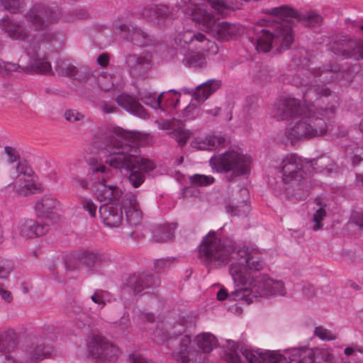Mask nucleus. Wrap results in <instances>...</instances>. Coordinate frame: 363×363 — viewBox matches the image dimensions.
<instances>
[{"mask_svg":"<svg viewBox=\"0 0 363 363\" xmlns=\"http://www.w3.org/2000/svg\"><path fill=\"white\" fill-rule=\"evenodd\" d=\"M13 267L7 260L0 258V279H6L12 272Z\"/></svg>","mask_w":363,"mask_h":363,"instance_id":"nucleus-61","label":"nucleus"},{"mask_svg":"<svg viewBox=\"0 0 363 363\" xmlns=\"http://www.w3.org/2000/svg\"><path fill=\"white\" fill-rule=\"evenodd\" d=\"M116 101L121 108L133 115L145 118L148 113L137 99L126 94H122L116 98Z\"/></svg>","mask_w":363,"mask_h":363,"instance_id":"nucleus-32","label":"nucleus"},{"mask_svg":"<svg viewBox=\"0 0 363 363\" xmlns=\"http://www.w3.org/2000/svg\"><path fill=\"white\" fill-rule=\"evenodd\" d=\"M55 71L62 77L74 78L79 82H84L89 77V70L86 67H76L67 60H59Z\"/></svg>","mask_w":363,"mask_h":363,"instance_id":"nucleus-24","label":"nucleus"},{"mask_svg":"<svg viewBox=\"0 0 363 363\" xmlns=\"http://www.w3.org/2000/svg\"><path fill=\"white\" fill-rule=\"evenodd\" d=\"M138 318L142 322H147L150 323H154L156 319L154 313L145 310L140 311L138 314Z\"/></svg>","mask_w":363,"mask_h":363,"instance_id":"nucleus-63","label":"nucleus"},{"mask_svg":"<svg viewBox=\"0 0 363 363\" xmlns=\"http://www.w3.org/2000/svg\"><path fill=\"white\" fill-rule=\"evenodd\" d=\"M196 343L204 354L209 353L217 345V340L215 336L208 333L198 335L195 338Z\"/></svg>","mask_w":363,"mask_h":363,"instance_id":"nucleus-41","label":"nucleus"},{"mask_svg":"<svg viewBox=\"0 0 363 363\" xmlns=\"http://www.w3.org/2000/svg\"><path fill=\"white\" fill-rule=\"evenodd\" d=\"M52 352L49 344L33 337L26 349V354L31 361H39L48 357Z\"/></svg>","mask_w":363,"mask_h":363,"instance_id":"nucleus-33","label":"nucleus"},{"mask_svg":"<svg viewBox=\"0 0 363 363\" xmlns=\"http://www.w3.org/2000/svg\"><path fill=\"white\" fill-rule=\"evenodd\" d=\"M50 228L49 222H43L27 219L20 223L19 230L21 236L33 238L45 235Z\"/></svg>","mask_w":363,"mask_h":363,"instance_id":"nucleus-27","label":"nucleus"},{"mask_svg":"<svg viewBox=\"0 0 363 363\" xmlns=\"http://www.w3.org/2000/svg\"><path fill=\"white\" fill-rule=\"evenodd\" d=\"M169 134L180 146L186 145L191 135L190 131L185 129L183 125L174 128Z\"/></svg>","mask_w":363,"mask_h":363,"instance_id":"nucleus-46","label":"nucleus"},{"mask_svg":"<svg viewBox=\"0 0 363 363\" xmlns=\"http://www.w3.org/2000/svg\"><path fill=\"white\" fill-rule=\"evenodd\" d=\"M198 43L201 45H195V47L202 52H211L212 53H216L218 51V48L216 44L208 39H207L203 34V38L199 39Z\"/></svg>","mask_w":363,"mask_h":363,"instance_id":"nucleus-51","label":"nucleus"},{"mask_svg":"<svg viewBox=\"0 0 363 363\" xmlns=\"http://www.w3.org/2000/svg\"><path fill=\"white\" fill-rule=\"evenodd\" d=\"M330 48L335 55L345 59L354 60L362 59V55L360 53V43L355 40L342 36L332 42Z\"/></svg>","mask_w":363,"mask_h":363,"instance_id":"nucleus-16","label":"nucleus"},{"mask_svg":"<svg viewBox=\"0 0 363 363\" xmlns=\"http://www.w3.org/2000/svg\"><path fill=\"white\" fill-rule=\"evenodd\" d=\"M235 253L236 259H240L242 264H245L248 269L253 274L254 272L261 270L264 265L260 253L252 248L247 247H237Z\"/></svg>","mask_w":363,"mask_h":363,"instance_id":"nucleus-22","label":"nucleus"},{"mask_svg":"<svg viewBox=\"0 0 363 363\" xmlns=\"http://www.w3.org/2000/svg\"><path fill=\"white\" fill-rule=\"evenodd\" d=\"M177 225L174 223L157 226L152 231V240L156 242H164L171 240L174 235Z\"/></svg>","mask_w":363,"mask_h":363,"instance_id":"nucleus-40","label":"nucleus"},{"mask_svg":"<svg viewBox=\"0 0 363 363\" xmlns=\"http://www.w3.org/2000/svg\"><path fill=\"white\" fill-rule=\"evenodd\" d=\"M215 179L211 176L194 174L191 177V182L197 186H208L214 182Z\"/></svg>","mask_w":363,"mask_h":363,"instance_id":"nucleus-54","label":"nucleus"},{"mask_svg":"<svg viewBox=\"0 0 363 363\" xmlns=\"http://www.w3.org/2000/svg\"><path fill=\"white\" fill-rule=\"evenodd\" d=\"M330 92V89L325 85H313L303 93V99L305 102L315 103L317 106H319V101L322 96H325L323 99V103L328 102L327 97Z\"/></svg>","mask_w":363,"mask_h":363,"instance_id":"nucleus-36","label":"nucleus"},{"mask_svg":"<svg viewBox=\"0 0 363 363\" xmlns=\"http://www.w3.org/2000/svg\"><path fill=\"white\" fill-rule=\"evenodd\" d=\"M99 109L106 114L116 113L118 111V107L111 101H101L99 104Z\"/></svg>","mask_w":363,"mask_h":363,"instance_id":"nucleus-59","label":"nucleus"},{"mask_svg":"<svg viewBox=\"0 0 363 363\" xmlns=\"http://www.w3.org/2000/svg\"><path fill=\"white\" fill-rule=\"evenodd\" d=\"M119 30L123 33V38L138 46L147 45L150 35L140 28L130 24H121Z\"/></svg>","mask_w":363,"mask_h":363,"instance_id":"nucleus-30","label":"nucleus"},{"mask_svg":"<svg viewBox=\"0 0 363 363\" xmlns=\"http://www.w3.org/2000/svg\"><path fill=\"white\" fill-rule=\"evenodd\" d=\"M64 116L67 121L71 123L81 121L84 118V115L74 109L66 110Z\"/></svg>","mask_w":363,"mask_h":363,"instance_id":"nucleus-58","label":"nucleus"},{"mask_svg":"<svg viewBox=\"0 0 363 363\" xmlns=\"http://www.w3.org/2000/svg\"><path fill=\"white\" fill-rule=\"evenodd\" d=\"M59 332L57 328L52 325H48L42 328L38 335L34 337L38 338L41 342L54 341L57 338Z\"/></svg>","mask_w":363,"mask_h":363,"instance_id":"nucleus-47","label":"nucleus"},{"mask_svg":"<svg viewBox=\"0 0 363 363\" xmlns=\"http://www.w3.org/2000/svg\"><path fill=\"white\" fill-rule=\"evenodd\" d=\"M122 207L127 223L130 226L136 227L142 223V212L135 194H126L122 199Z\"/></svg>","mask_w":363,"mask_h":363,"instance_id":"nucleus-20","label":"nucleus"},{"mask_svg":"<svg viewBox=\"0 0 363 363\" xmlns=\"http://www.w3.org/2000/svg\"><path fill=\"white\" fill-rule=\"evenodd\" d=\"M157 277L146 272L130 275L124 281V286L138 294L144 290L155 289L160 286Z\"/></svg>","mask_w":363,"mask_h":363,"instance_id":"nucleus-17","label":"nucleus"},{"mask_svg":"<svg viewBox=\"0 0 363 363\" xmlns=\"http://www.w3.org/2000/svg\"><path fill=\"white\" fill-rule=\"evenodd\" d=\"M239 196L233 197L231 203L226 206V210L231 216H246L249 211L250 206L247 203L249 200V191L245 187H240L238 189Z\"/></svg>","mask_w":363,"mask_h":363,"instance_id":"nucleus-28","label":"nucleus"},{"mask_svg":"<svg viewBox=\"0 0 363 363\" xmlns=\"http://www.w3.org/2000/svg\"><path fill=\"white\" fill-rule=\"evenodd\" d=\"M225 139L221 136L210 135L203 138H196L191 142L194 148L201 150H211L224 146Z\"/></svg>","mask_w":363,"mask_h":363,"instance_id":"nucleus-37","label":"nucleus"},{"mask_svg":"<svg viewBox=\"0 0 363 363\" xmlns=\"http://www.w3.org/2000/svg\"><path fill=\"white\" fill-rule=\"evenodd\" d=\"M203 38V33L187 29L177 33L174 38V43L177 46L185 48L190 44H194V45H198L199 40Z\"/></svg>","mask_w":363,"mask_h":363,"instance_id":"nucleus-38","label":"nucleus"},{"mask_svg":"<svg viewBox=\"0 0 363 363\" xmlns=\"http://www.w3.org/2000/svg\"><path fill=\"white\" fill-rule=\"evenodd\" d=\"M271 113L279 121L299 116L300 118L291 121L284 131L285 143L294 145L303 139L320 137L328 130L325 121L318 117L312 110L301 105L298 100L294 98L284 99L276 103Z\"/></svg>","mask_w":363,"mask_h":363,"instance_id":"nucleus-2","label":"nucleus"},{"mask_svg":"<svg viewBox=\"0 0 363 363\" xmlns=\"http://www.w3.org/2000/svg\"><path fill=\"white\" fill-rule=\"evenodd\" d=\"M240 351L250 363H288L286 357L274 352H259L248 349H240L238 343L228 342L225 359L228 363H243L238 354Z\"/></svg>","mask_w":363,"mask_h":363,"instance_id":"nucleus-9","label":"nucleus"},{"mask_svg":"<svg viewBox=\"0 0 363 363\" xmlns=\"http://www.w3.org/2000/svg\"><path fill=\"white\" fill-rule=\"evenodd\" d=\"M220 86V82L215 79H210L202 83L196 88L193 94V100L199 104H203Z\"/></svg>","mask_w":363,"mask_h":363,"instance_id":"nucleus-35","label":"nucleus"},{"mask_svg":"<svg viewBox=\"0 0 363 363\" xmlns=\"http://www.w3.org/2000/svg\"><path fill=\"white\" fill-rule=\"evenodd\" d=\"M294 56L293 62L295 65L303 67L308 65L310 59L306 50L301 48L296 50Z\"/></svg>","mask_w":363,"mask_h":363,"instance_id":"nucleus-50","label":"nucleus"},{"mask_svg":"<svg viewBox=\"0 0 363 363\" xmlns=\"http://www.w3.org/2000/svg\"><path fill=\"white\" fill-rule=\"evenodd\" d=\"M190 345L191 338L189 335H183L179 339L177 359L180 363H206V355Z\"/></svg>","mask_w":363,"mask_h":363,"instance_id":"nucleus-18","label":"nucleus"},{"mask_svg":"<svg viewBox=\"0 0 363 363\" xmlns=\"http://www.w3.org/2000/svg\"><path fill=\"white\" fill-rule=\"evenodd\" d=\"M0 26L13 40L29 43L31 39V35L23 23L16 21L6 16L0 20Z\"/></svg>","mask_w":363,"mask_h":363,"instance_id":"nucleus-23","label":"nucleus"},{"mask_svg":"<svg viewBox=\"0 0 363 363\" xmlns=\"http://www.w3.org/2000/svg\"><path fill=\"white\" fill-rule=\"evenodd\" d=\"M313 169L320 172L330 173L334 170L335 164L328 157H321L312 161Z\"/></svg>","mask_w":363,"mask_h":363,"instance_id":"nucleus-44","label":"nucleus"},{"mask_svg":"<svg viewBox=\"0 0 363 363\" xmlns=\"http://www.w3.org/2000/svg\"><path fill=\"white\" fill-rule=\"evenodd\" d=\"M59 202L54 198L45 196L35 204V209L38 216L45 218L50 225L57 223L60 220L57 213Z\"/></svg>","mask_w":363,"mask_h":363,"instance_id":"nucleus-21","label":"nucleus"},{"mask_svg":"<svg viewBox=\"0 0 363 363\" xmlns=\"http://www.w3.org/2000/svg\"><path fill=\"white\" fill-rule=\"evenodd\" d=\"M91 179L94 180L92 190L100 201L118 200L123 194L122 190L111 182L113 172L101 163H90Z\"/></svg>","mask_w":363,"mask_h":363,"instance_id":"nucleus-6","label":"nucleus"},{"mask_svg":"<svg viewBox=\"0 0 363 363\" xmlns=\"http://www.w3.org/2000/svg\"><path fill=\"white\" fill-rule=\"evenodd\" d=\"M279 21L262 20L261 26L252 29L253 35L249 37L258 52L264 53L274 49L281 52L288 50L294 38L289 17L276 16Z\"/></svg>","mask_w":363,"mask_h":363,"instance_id":"nucleus-3","label":"nucleus"},{"mask_svg":"<svg viewBox=\"0 0 363 363\" xmlns=\"http://www.w3.org/2000/svg\"><path fill=\"white\" fill-rule=\"evenodd\" d=\"M30 48L33 50V55L28 52L19 58L18 64L5 62L0 60V70L4 69L7 72H18L29 74H52L51 64L46 59L40 58L37 53L38 43H32Z\"/></svg>","mask_w":363,"mask_h":363,"instance_id":"nucleus-7","label":"nucleus"},{"mask_svg":"<svg viewBox=\"0 0 363 363\" xmlns=\"http://www.w3.org/2000/svg\"><path fill=\"white\" fill-rule=\"evenodd\" d=\"M210 166L217 172H233L235 176L246 174L250 168L251 157L238 150H228L212 157Z\"/></svg>","mask_w":363,"mask_h":363,"instance_id":"nucleus-8","label":"nucleus"},{"mask_svg":"<svg viewBox=\"0 0 363 363\" xmlns=\"http://www.w3.org/2000/svg\"><path fill=\"white\" fill-rule=\"evenodd\" d=\"M183 64L191 68L199 69L203 67L206 64V60L203 54L197 52H187L182 60Z\"/></svg>","mask_w":363,"mask_h":363,"instance_id":"nucleus-42","label":"nucleus"},{"mask_svg":"<svg viewBox=\"0 0 363 363\" xmlns=\"http://www.w3.org/2000/svg\"><path fill=\"white\" fill-rule=\"evenodd\" d=\"M242 290H246L245 294L247 296L245 298V302L248 305L252 303L258 297L270 295L284 296L286 294L282 281L272 279L266 274L253 277L251 281H250L249 286L242 287Z\"/></svg>","mask_w":363,"mask_h":363,"instance_id":"nucleus-10","label":"nucleus"},{"mask_svg":"<svg viewBox=\"0 0 363 363\" xmlns=\"http://www.w3.org/2000/svg\"><path fill=\"white\" fill-rule=\"evenodd\" d=\"M235 242L232 240H221L214 231L203 237L199 247V255L201 262L208 267L225 266L231 258L235 257Z\"/></svg>","mask_w":363,"mask_h":363,"instance_id":"nucleus-5","label":"nucleus"},{"mask_svg":"<svg viewBox=\"0 0 363 363\" xmlns=\"http://www.w3.org/2000/svg\"><path fill=\"white\" fill-rule=\"evenodd\" d=\"M189 327V323L184 320L175 321L173 324L168 323L165 328V332L157 328L154 332L155 337H159L160 340L169 341L176 339L177 336L182 335Z\"/></svg>","mask_w":363,"mask_h":363,"instance_id":"nucleus-31","label":"nucleus"},{"mask_svg":"<svg viewBox=\"0 0 363 363\" xmlns=\"http://www.w3.org/2000/svg\"><path fill=\"white\" fill-rule=\"evenodd\" d=\"M17 177L14 182L8 185V188L19 196H28L37 191V186L33 183V172L26 163H18L16 166Z\"/></svg>","mask_w":363,"mask_h":363,"instance_id":"nucleus-13","label":"nucleus"},{"mask_svg":"<svg viewBox=\"0 0 363 363\" xmlns=\"http://www.w3.org/2000/svg\"><path fill=\"white\" fill-rule=\"evenodd\" d=\"M233 261L229 267V273L236 286H247L252 279L254 275L240 259L231 258Z\"/></svg>","mask_w":363,"mask_h":363,"instance_id":"nucleus-26","label":"nucleus"},{"mask_svg":"<svg viewBox=\"0 0 363 363\" xmlns=\"http://www.w3.org/2000/svg\"><path fill=\"white\" fill-rule=\"evenodd\" d=\"M246 290H242V287L237 289L229 294L225 289H220L217 293V298L219 301L229 299L230 301H245V298L247 296L245 294Z\"/></svg>","mask_w":363,"mask_h":363,"instance_id":"nucleus-43","label":"nucleus"},{"mask_svg":"<svg viewBox=\"0 0 363 363\" xmlns=\"http://www.w3.org/2000/svg\"><path fill=\"white\" fill-rule=\"evenodd\" d=\"M302 168L301 160L293 154L286 155L277 167L284 184L300 183L305 180Z\"/></svg>","mask_w":363,"mask_h":363,"instance_id":"nucleus-12","label":"nucleus"},{"mask_svg":"<svg viewBox=\"0 0 363 363\" xmlns=\"http://www.w3.org/2000/svg\"><path fill=\"white\" fill-rule=\"evenodd\" d=\"M0 4L11 13H17L24 8L26 0H0Z\"/></svg>","mask_w":363,"mask_h":363,"instance_id":"nucleus-48","label":"nucleus"},{"mask_svg":"<svg viewBox=\"0 0 363 363\" xmlns=\"http://www.w3.org/2000/svg\"><path fill=\"white\" fill-rule=\"evenodd\" d=\"M314 334L323 340H333L336 338L335 335L329 330L321 326L315 328Z\"/></svg>","mask_w":363,"mask_h":363,"instance_id":"nucleus-56","label":"nucleus"},{"mask_svg":"<svg viewBox=\"0 0 363 363\" xmlns=\"http://www.w3.org/2000/svg\"><path fill=\"white\" fill-rule=\"evenodd\" d=\"M164 94V92L163 91L158 96H156L155 94L144 92L140 95V99L146 106L157 109L161 107V100Z\"/></svg>","mask_w":363,"mask_h":363,"instance_id":"nucleus-45","label":"nucleus"},{"mask_svg":"<svg viewBox=\"0 0 363 363\" xmlns=\"http://www.w3.org/2000/svg\"><path fill=\"white\" fill-rule=\"evenodd\" d=\"M199 113V109L194 103H190L182 112V117L184 121L193 120Z\"/></svg>","mask_w":363,"mask_h":363,"instance_id":"nucleus-53","label":"nucleus"},{"mask_svg":"<svg viewBox=\"0 0 363 363\" xmlns=\"http://www.w3.org/2000/svg\"><path fill=\"white\" fill-rule=\"evenodd\" d=\"M140 14L147 21L160 25L172 17V10L165 4H150L143 8Z\"/></svg>","mask_w":363,"mask_h":363,"instance_id":"nucleus-19","label":"nucleus"},{"mask_svg":"<svg viewBox=\"0 0 363 363\" xmlns=\"http://www.w3.org/2000/svg\"><path fill=\"white\" fill-rule=\"evenodd\" d=\"M105 294L106 292L104 291L96 290L91 296V299L94 303L98 304L101 308H103L106 305Z\"/></svg>","mask_w":363,"mask_h":363,"instance_id":"nucleus-62","label":"nucleus"},{"mask_svg":"<svg viewBox=\"0 0 363 363\" xmlns=\"http://www.w3.org/2000/svg\"><path fill=\"white\" fill-rule=\"evenodd\" d=\"M88 349L93 358L103 362L115 361L119 353L116 345L101 336L92 337L88 342Z\"/></svg>","mask_w":363,"mask_h":363,"instance_id":"nucleus-14","label":"nucleus"},{"mask_svg":"<svg viewBox=\"0 0 363 363\" xmlns=\"http://www.w3.org/2000/svg\"><path fill=\"white\" fill-rule=\"evenodd\" d=\"M350 220L359 228L363 229V211L354 212L351 216Z\"/></svg>","mask_w":363,"mask_h":363,"instance_id":"nucleus-64","label":"nucleus"},{"mask_svg":"<svg viewBox=\"0 0 363 363\" xmlns=\"http://www.w3.org/2000/svg\"><path fill=\"white\" fill-rule=\"evenodd\" d=\"M199 0H181L177 7L194 21L203 27V30L220 41H227L238 35L240 28L238 26L228 22L216 23L214 16L203 6L198 4Z\"/></svg>","mask_w":363,"mask_h":363,"instance_id":"nucleus-4","label":"nucleus"},{"mask_svg":"<svg viewBox=\"0 0 363 363\" xmlns=\"http://www.w3.org/2000/svg\"><path fill=\"white\" fill-rule=\"evenodd\" d=\"M298 363H334L333 355L328 349L303 350Z\"/></svg>","mask_w":363,"mask_h":363,"instance_id":"nucleus-29","label":"nucleus"},{"mask_svg":"<svg viewBox=\"0 0 363 363\" xmlns=\"http://www.w3.org/2000/svg\"><path fill=\"white\" fill-rule=\"evenodd\" d=\"M152 55L149 52H144L138 57L130 55L127 58V63L133 74L141 75L150 68Z\"/></svg>","mask_w":363,"mask_h":363,"instance_id":"nucleus-34","label":"nucleus"},{"mask_svg":"<svg viewBox=\"0 0 363 363\" xmlns=\"http://www.w3.org/2000/svg\"><path fill=\"white\" fill-rule=\"evenodd\" d=\"M82 208L89 213L92 218L96 216L97 206L90 199H84L82 201Z\"/></svg>","mask_w":363,"mask_h":363,"instance_id":"nucleus-60","label":"nucleus"},{"mask_svg":"<svg viewBox=\"0 0 363 363\" xmlns=\"http://www.w3.org/2000/svg\"><path fill=\"white\" fill-rule=\"evenodd\" d=\"M212 9L218 13H223L229 8L228 0H207Z\"/></svg>","mask_w":363,"mask_h":363,"instance_id":"nucleus-57","label":"nucleus"},{"mask_svg":"<svg viewBox=\"0 0 363 363\" xmlns=\"http://www.w3.org/2000/svg\"><path fill=\"white\" fill-rule=\"evenodd\" d=\"M2 345L0 346V350L9 351L15 347L14 333L7 331L1 335Z\"/></svg>","mask_w":363,"mask_h":363,"instance_id":"nucleus-52","label":"nucleus"},{"mask_svg":"<svg viewBox=\"0 0 363 363\" xmlns=\"http://www.w3.org/2000/svg\"><path fill=\"white\" fill-rule=\"evenodd\" d=\"M61 13L53 10L45 3H35L26 12L25 19L30 28L35 31L45 30L50 24L55 23Z\"/></svg>","mask_w":363,"mask_h":363,"instance_id":"nucleus-11","label":"nucleus"},{"mask_svg":"<svg viewBox=\"0 0 363 363\" xmlns=\"http://www.w3.org/2000/svg\"><path fill=\"white\" fill-rule=\"evenodd\" d=\"M78 256V252L72 254L65 262V267L67 270L72 271L74 269H80L81 266L83 264L82 259H78L77 257Z\"/></svg>","mask_w":363,"mask_h":363,"instance_id":"nucleus-55","label":"nucleus"},{"mask_svg":"<svg viewBox=\"0 0 363 363\" xmlns=\"http://www.w3.org/2000/svg\"><path fill=\"white\" fill-rule=\"evenodd\" d=\"M139 135L135 132L115 128L106 138V163L111 167L130 173L128 179L134 187H139L145 179V174L155 167L152 161L143 157L139 147Z\"/></svg>","mask_w":363,"mask_h":363,"instance_id":"nucleus-1","label":"nucleus"},{"mask_svg":"<svg viewBox=\"0 0 363 363\" xmlns=\"http://www.w3.org/2000/svg\"><path fill=\"white\" fill-rule=\"evenodd\" d=\"M122 204L108 203L100 206L99 212L103 223L111 228L120 226L123 220Z\"/></svg>","mask_w":363,"mask_h":363,"instance_id":"nucleus-25","label":"nucleus"},{"mask_svg":"<svg viewBox=\"0 0 363 363\" xmlns=\"http://www.w3.org/2000/svg\"><path fill=\"white\" fill-rule=\"evenodd\" d=\"M326 216V211L325 206H320L313 214V219L311 220V228L314 231L321 229L323 226L322 223L324 218Z\"/></svg>","mask_w":363,"mask_h":363,"instance_id":"nucleus-49","label":"nucleus"},{"mask_svg":"<svg viewBox=\"0 0 363 363\" xmlns=\"http://www.w3.org/2000/svg\"><path fill=\"white\" fill-rule=\"evenodd\" d=\"M78 259H82L83 264L91 268L105 261V255L98 250H84L78 252Z\"/></svg>","mask_w":363,"mask_h":363,"instance_id":"nucleus-39","label":"nucleus"},{"mask_svg":"<svg viewBox=\"0 0 363 363\" xmlns=\"http://www.w3.org/2000/svg\"><path fill=\"white\" fill-rule=\"evenodd\" d=\"M266 13L272 16L291 17L309 27L318 26L320 25L323 21L322 16L314 11H309L306 13H299L288 6L272 8L267 10Z\"/></svg>","mask_w":363,"mask_h":363,"instance_id":"nucleus-15","label":"nucleus"}]
</instances>
